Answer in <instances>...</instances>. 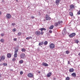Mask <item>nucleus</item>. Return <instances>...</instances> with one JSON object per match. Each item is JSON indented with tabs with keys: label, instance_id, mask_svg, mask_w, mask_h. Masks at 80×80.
Instances as JSON below:
<instances>
[{
	"label": "nucleus",
	"instance_id": "9b49d317",
	"mask_svg": "<svg viewBox=\"0 0 80 80\" xmlns=\"http://www.w3.org/2000/svg\"><path fill=\"white\" fill-rule=\"evenodd\" d=\"M61 1V0H56L55 1V3L57 5H59V3L60 1Z\"/></svg>",
	"mask_w": 80,
	"mask_h": 80
},
{
	"label": "nucleus",
	"instance_id": "de8ad7c7",
	"mask_svg": "<svg viewBox=\"0 0 80 80\" xmlns=\"http://www.w3.org/2000/svg\"><path fill=\"white\" fill-rule=\"evenodd\" d=\"M78 55L79 56H80V53H79Z\"/></svg>",
	"mask_w": 80,
	"mask_h": 80
},
{
	"label": "nucleus",
	"instance_id": "ddd939ff",
	"mask_svg": "<svg viewBox=\"0 0 80 80\" xmlns=\"http://www.w3.org/2000/svg\"><path fill=\"white\" fill-rule=\"evenodd\" d=\"M35 34L36 35H40V32L37 31L35 32Z\"/></svg>",
	"mask_w": 80,
	"mask_h": 80
},
{
	"label": "nucleus",
	"instance_id": "dca6fc26",
	"mask_svg": "<svg viewBox=\"0 0 80 80\" xmlns=\"http://www.w3.org/2000/svg\"><path fill=\"white\" fill-rule=\"evenodd\" d=\"M70 8L71 9H73L75 8V6L73 4H72L70 6Z\"/></svg>",
	"mask_w": 80,
	"mask_h": 80
},
{
	"label": "nucleus",
	"instance_id": "412c9836",
	"mask_svg": "<svg viewBox=\"0 0 80 80\" xmlns=\"http://www.w3.org/2000/svg\"><path fill=\"white\" fill-rule=\"evenodd\" d=\"M19 63L20 64H22V63H23V61L22 60H20L19 61Z\"/></svg>",
	"mask_w": 80,
	"mask_h": 80
},
{
	"label": "nucleus",
	"instance_id": "a19ab883",
	"mask_svg": "<svg viewBox=\"0 0 80 80\" xmlns=\"http://www.w3.org/2000/svg\"><path fill=\"white\" fill-rule=\"evenodd\" d=\"M20 73L21 75H22L23 74V72L21 71L20 72Z\"/></svg>",
	"mask_w": 80,
	"mask_h": 80
},
{
	"label": "nucleus",
	"instance_id": "1a4fd4ad",
	"mask_svg": "<svg viewBox=\"0 0 80 80\" xmlns=\"http://www.w3.org/2000/svg\"><path fill=\"white\" fill-rule=\"evenodd\" d=\"M28 77L31 78L33 77V75L32 73H30L28 74Z\"/></svg>",
	"mask_w": 80,
	"mask_h": 80
},
{
	"label": "nucleus",
	"instance_id": "3c124183",
	"mask_svg": "<svg viewBox=\"0 0 80 80\" xmlns=\"http://www.w3.org/2000/svg\"><path fill=\"white\" fill-rule=\"evenodd\" d=\"M41 47H42V46H41Z\"/></svg>",
	"mask_w": 80,
	"mask_h": 80
},
{
	"label": "nucleus",
	"instance_id": "0eeeda50",
	"mask_svg": "<svg viewBox=\"0 0 80 80\" xmlns=\"http://www.w3.org/2000/svg\"><path fill=\"white\" fill-rule=\"evenodd\" d=\"M76 35V34L75 33H72L70 34L69 36L70 38H72V37H73L74 36Z\"/></svg>",
	"mask_w": 80,
	"mask_h": 80
},
{
	"label": "nucleus",
	"instance_id": "37998d69",
	"mask_svg": "<svg viewBox=\"0 0 80 80\" xmlns=\"http://www.w3.org/2000/svg\"><path fill=\"white\" fill-rule=\"evenodd\" d=\"M65 32V28L63 30V32Z\"/></svg>",
	"mask_w": 80,
	"mask_h": 80
},
{
	"label": "nucleus",
	"instance_id": "393cba45",
	"mask_svg": "<svg viewBox=\"0 0 80 80\" xmlns=\"http://www.w3.org/2000/svg\"><path fill=\"white\" fill-rule=\"evenodd\" d=\"M14 57L15 58H17V53H14Z\"/></svg>",
	"mask_w": 80,
	"mask_h": 80
},
{
	"label": "nucleus",
	"instance_id": "f3484780",
	"mask_svg": "<svg viewBox=\"0 0 80 80\" xmlns=\"http://www.w3.org/2000/svg\"><path fill=\"white\" fill-rule=\"evenodd\" d=\"M71 75L73 76L74 77H76V73L75 72L72 73Z\"/></svg>",
	"mask_w": 80,
	"mask_h": 80
},
{
	"label": "nucleus",
	"instance_id": "f8f14e48",
	"mask_svg": "<svg viewBox=\"0 0 80 80\" xmlns=\"http://www.w3.org/2000/svg\"><path fill=\"white\" fill-rule=\"evenodd\" d=\"M52 75V72H50L47 74V77L48 78L50 77Z\"/></svg>",
	"mask_w": 80,
	"mask_h": 80
},
{
	"label": "nucleus",
	"instance_id": "4be33fe9",
	"mask_svg": "<svg viewBox=\"0 0 80 80\" xmlns=\"http://www.w3.org/2000/svg\"><path fill=\"white\" fill-rule=\"evenodd\" d=\"M75 42L76 43H77V44L78 43H79V41H78L77 39L75 40Z\"/></svg>",
	"mask_w": 80,
	"mask_h": 80
},
{
	"label": "nucleus",
	"instance_id": "bb28decb",
	"mask_svg": "<svg viewBox=\"0 0 80 80\" xmlns=\"http://www.w3.org/2000/svg\"><path fill=\"white\" fill-rule=\"evenodd\" d=\"M22 35V32H19L18 34V36H20Z\"/></svg>",
	"mask_w": 80,
	"mask_h": 80
},
{
	"label": "nucleus",
	"instance_id": "c85d7f7f",
	"mask_svg": "<svg viewBox=\"0 0 80 80\" xmlns=\"http://www.w3.org/2000/svg\"><path fill=\"white\" fill-rule=\"evenodd\" d=\"M2 65H3L4 66H7V63H3L2 64Z\"/></svg>",
	"mask_w": 80,
	"mask_h": 80
},
{
	"label": "nucleus",
	"instance_id": "7c9ffc66",
	"mask_svg": "<svg viewBox=\"0 0 80 80\" xmlns=\"http://www.w3.org/2000/svg\"><path fill=\"white\" fill-rule=\"evenodd\" d=\"M65 52L66 54H68V53H70V52H69V51H68V50L66 51Z\"/></svg>",
	"mask_w": 80,
	"mask_h": 80
},
{
	"label": "nucleus",
	"instance_id": "c9c22d12",
	"mask_svg": "<svg viewBox=\"0 0 80 80\" xmlns=\"http://www.w3.org/2000/svg\"><path fill=\"white\" fill-rule=\"evenodd\" d=\"M77 14L78 15H80V10L78 12Z\"/></svg>",
	"mask_w": 80,
	"mask_h": 80
},
{
	"label": "nucleus",
	"instance_id": "aec40b11",
	"mask_svg": "<svg viewBox=\"0 0 80 80\" xmlns=\"http://www.w3.org/2000/svg\"><path fill=\"white\" fill-rule=\"evenodd\" d=\"M54 27V26L53 25H52L49 28V29H50V30H51L52 29H53V28Z\"/></svg>",
	"mask_w": 80,
	"mask_h": 80
},
{
	"label": "nucleus",
	"instance_id": "20e7f679",
	"mask_svg": "<svg viewBox=\"0 0 80 80\" xmlns=\"http://www.w3.org/2000/svg\"><path fill=\"white\" fill-rule=\"evenodd\" d=\"M49 47L51 49H53L55 48V45L53 43H52L50 45Z\"/></svg>",
	"mask_w": 80,
	"mask_h": 80
},
{
	"label": "nucleus",
	"instance_id": "ea45409f",
	"mask_svg": "<svg viewBox=\"0 0 80 80\" xmlns=\"http://www.w3.org/2000/svg\"><path fill=\"white\" fill-rule=\"evenodd\" d=\"M31 18H32V19H33V18H35V17H34V16H32L31 17Z\"/></svg>",
	"mask_w": 80,
	"mask_h": 80
},
{
	"label": "nucleus",
	"instance_id": "cd10ccee",
	"mask_svg": "<svg viewBox=\"0 0 80 80\" xmlns=\"http://www.w3.org/2000/svg\"><path fill=\"white\" fill-rule=\"evenodd\" d=\"M69 14L71 16H73V13H72V12H69Z\"/></svg>",
	"mask_w": 80,
	"mask_h": 80
},
{
	"label": "nucleus",
	"instance_id": "6e6552de",
	"mask_svg": "<svg viewBox=\"0 0 80 80\" xmlns=\"http://www.w3.org/2000/svg\"><path fill=\"white\" fill-rule=\"evenodd\" d=\"M6 18L8 19H10L11 18V14H10L8 13L6 15Z\"/></svg>",
	"mask_w": 80,
	"mask_h": 80
},
{
	"label": "nucleus",
	"instance_id": "a211bd4d",
	"mask_svg": "<svg viewBox=\"0 0 80 80\" xmlns=\"http://www.w3.org/2000/svg\"><path fill=\"white\" fill-rule=\"evenodd\" d=\"M69 71L70 72H74V69H73V68H70L69 69Z\"/></svg>",
	"mask_w": 80,
	"mask_h": 80
},
{
	"label": "nucleus",
	"instance_id": "b1692460",
	"mask_svg": "<svg viewBox=\"0 0 80 80\" xmlns=\"http://www.w3.org/2000/svg\"><path fill=\"white\" fill-rule=\"evenodd\" d=\"M21 51L22 52H26V49L25 48H23L22 49Z\"/></svg>",
	"mask_w": 80,
	"mask_h": 80
},
{
	"label": "nucleus",
	"instance_id": "f03ea898",
	"mask_svg": "<svg viewBox=\"0 0 80 80\" xmlns=\"http://www.w3.org/2000/svg\"><path fill=\"white\" fill-rule=\"evenodd\" d=\"M19 50V47H18V46H16L15 49L14 53H17Z\"/></svg>",
	"mask_w": 80,
	"mask_h": 80
},
{
	"label": "nucleus",
	"instance_id": "c756f323",
	"mask_svg": "<svg viewBox=\"0 0 80 80\" xmlns=\"http://www.w3.org/2000/svg\"><path fill=\"white\" fill-rule=\"evenodd\" d=\"M70 79V78L69 77H67L66 78V80H69Z\"/></svg>",
	"mask_w": 80,
	"mask_h": 80
},
{
	"label": "nucleus",
	"instance_id": "f257e3e1",
	"mask_svg": "<svg viewBox=\"0 0 80 80\" xmlns=\"http://www.w3.org/2000/svg\"><path fill=\"white\" fill-rule=\"evenodd\" d=\"M63 23V21H58V22H55L54 24V26L55 27H57L59 25H61Z\"/></svg>",
	"mask_w": 80,
	"mask_h": 80
},
{
	"label": "nucleus",
	"instance_id": "a878e982",
	"mask_svg": "<svg viewBox=\"0 0 80 80\" xmlns=\"http://www.w3.org/2000/svg\"><path fill=\"white\" fill-rule=\"evenodd\" d=\"M0 42L2 43H4V39L2 38L0 40Z\"/></svg>",
	"mask_w": 80,
	"mask_h": 80
},
{
	"label": "nucleus",
	"instance_id": "79ce46f5",
	"mask_svg": "<svg viewBox=\"0 0 80 80\" xmlns=\"http://www.w3.org/2000/svg\"><path fill=\"white\" fill-rule=\"evenodd\" d=\"M10 71L11 72H13V69H10Z\"/></svg>",
	"mask_w": 80,
	"mask_h": 80
},
{
	"label": "nucleus",
	"instance_id": "e433bc0d",
	"mask_svg": "<svg viewBox=\"0 0 80 80\" xmlns=\"http://www.w3.org/2000/svg\"><path fill=\"white\" fill-rule=\"evenodd\" d=\"M49 32L50 33H52V31L51 30H50L49 31Z\"/></svg>",
	"mask_w": 80,
	"mask_h": 80
},
{
	"label": "nucleus",
	"instance_id": "603ef678",
	"mask_svg": "<svg viewBox=\"0 0 80 80\" xmlns=\"http://www.w3.org/2000/svg\"><path fill=\"white\" fill-rule=\"evenodd\" d=\"M0 65H1V64H0Z\"/></svg>",
	"mask_w": 80,
	"mask_h": 80
},
{
	"label": "nucleus",
	"instance_id": "4c0bfd02",
	"mask_svg": "<svg viewBox=\"0 0 80 80\" xmlns=\"http://www.w3.org/2000/svg\"><path fill=\"white\" fill-rule=\"evenodd\" d=\"M12 31L13 32H16V29H15V28H14L13 29Z\"/></svg>",
	"mask_w": 80,
	"mask_h": 80
},
{
	"label": "nucleus",
	"instance_id": "6ab92c4d",
	"mask_svg": "<svg viewBox=\"0 0 80 80\" xmlns=\"http://www.w3.org/2000/svg\"><path fill=\"white\" fill-rule=\"evenodd\" d=\"M44 43L43 42H39V46H41V45H43Z\"/></svg>",
	"mask_w": 80,
	"mask_h": 80
},
{
	"label": "nucleus",
	"instance_id": "7ed1b4c3",
	"mask_svg": "<svg viewBox=\"0 0 80 80\" xmlns=\"http://www.w3.org/2000/svg\"><path fill=\"white\" fill-rule=\"evenodd\" d=\"M20 58H22V59H24L25 57V53H22L20 54Z\"/></svg>",
	"mask_w": 80,
	"mask_h": 80
},
{
	"label": "nucleus",
	"instance_id": "58836bf2",
	"mask_svg": "<svg viewBox=\"0 0 80 80\" xmlns=\"http://www.w3.org/2000/svg\"><path fill=\"white\" fill-rule=\"evenodd\" d=\"M17 38H14L13 39V40L14 41H17Z\"/></svg>",
	"mask_w": 80,
	"mask_h": 80
},
{
	"label": "nucleus",
	"instance_id": "5701e85b",
	"mask_svg": "<svg viewBox=\"0 0 80 80\" xmlns=\"http://www.w3.org/2000/svg\"><path fill=\"white\" fill-rule=\"evenodd\" d=\"M44 45H47V44H48V42L47 41H45L44 42Z\"/></svg>",
	"mask_w": 80,
	"mask_h": 80
},
{
	"label": "nucleus",
	"instance_id": "39448f33",
	"mask_svg": "<svg viewBox=\"0 0 80 80\" xmlns=\"http://www.w3.org/2000/svg\"><path fill=\"white\" fill-rule=\"evenodd\" d=\"M39 30L41 31V32L40 33L41 35H43V32H42V31H43V30H44L45 31L47 29L45 28H40Z\"/></svg>",
	"mask_w": 80,
	"mask_h": 80
},
{
	"label": "nucleus",
	"instance_id": "2eb2a0df",
	"mask_svg": "<svg viewBox=\"0 0 80 80\" xmlns=\"http://www.w3.org/2000/svg\"><path fill=\"white\" fill-rule=\"evenodd\" d=\"M42 65L43 66H45V67H48V65L47 63L45 62H43L42 63Z\"/></svg>",
	"mask_w": 80,
	"mask_h": 80
},
{
	"label": "nucleus",
	"instance_id": "f704fd0d",
	"mask_svg": "<svg viewBox=\"0 0 80 80\" xmlns=\"http://www.w3.org/2000/svg\"><path fill=\"white\" fill-rule=\"evenodd\" d=\"M16 60V58H13L12 59V61H15V60Z\"/></svg>",
	"mask_w": 80,
	"mask_h": 80
},
{
	"label": "nucleus",
	"instance_id": "473e14b6",
	"mask_svg": "<svg viewBox=\"0 0 80 80\" xmlns=\"http://www.w3.org/2000/svg\"><path fill=\"white\" fill-rule=\"evenodd\" d=\"M12 26H14V25H16V24L15 23H12Z\"/></svg>",
	"mask_w": 80,
	"mask_h": 80
},
{
	"label": "nucleus",
	"instance_id": "c03bdc74",
	"mask_svg": "<svg viewBox=\"0 0 80 80\" xmlns=\"http://www.w3.org/2000/svg\"><path fill=\"white\" fill-rule=\"evenodd\" d=\"M70 62H69V61H68V64H70Z\"/></svg>",
	"mask_w": 80,
	"mask_h": 80
},
{
	"label": "nucleus",
	"instance_id": "a18cd8bd",
	"mask_svg": "<svg viewBox=\"0 0 80 80\" xmlns=\"http://www.w3.org/2000/svg\"><path fill=\"white\" fill-rule=\"evenodd\" d=\"M2 15V12L0 11V15Z\"/></svg>",
	"mask_w": 80,
	"mask_h": 80
},
{
	"label": "nucleus",
	"instance_id": "2f4dec72",
	"mask_svg": "<svg viewBox=\"0 0 80 80\" xmlns=\"http://www.w3.org/2000/svg\"><path fill=\"white\" fill-rule=\"evenodd\" d=\"M31 38H32V37H27L26 38V39L27 40H29V39H31Z\"/></svg>",
	"mask_w": 80,
	"mask_h": 80
},
{
	"label": "nucleus",
	"instance_id": "8fccbe9b",
	"mask_svg": "<svg viewBox=\"0 0 80 80\" xmlns=\"http://www.w3.org/2000/svg\"><path fill=\"white\" fill-rule=\"evenodd\" d=\"M39 73H40V72H39Z\"/></svg>",
	"mask_w": 80,
	"mask_h": 80
},
{
	"label": "nucleus",
	"instance_id": "09e8293b",
	"mask_svg": "<svg viewBox=\"0 0 80 80\" xmlns=\"http://www.w3.org/2000/svg\"><path fill=\"white\" fill-rule=\"evenodd\" d=\"M1 77H2V76L0 75V78H1Z\"/></svg>",
	"mask_w": 80,
	"mask_h": 80
},
{
	"label": "nucleus",
	"instance_id": "4468645a",
	"mask_svg": "<svg viewBox=\"0 0 80 80\" xmlns=\"http://www.w3.org/2000/svg\"><path fill=\"white\" fill-rule=\"evenodd\" d=\"M12 57V55L10 53H8L7 54V57L8 58H11Z\"/></svg>",
	"mask_w": 80,
	"mask_h": 80
},
{
	"label": "nucleus",
	"instance_id": "72a5a7b5",
	"mask_svg": "<svg viewBox=\"0 0 80 80\" xmlns=\"http://www.w3.org/2000/svg\"><path fill=\"white\" fill-rule=\"evenodd\" d=\"M5 34L4 33H2L1 34V37H3L4 35Z\"/></svg>",
	"mask_w": 80,
	"mask_h": 80
},
{
	"label": "nucleus",
	"instance_id": "9d476101",
	"mask_svg": "<svg viewBox=\"0 0 80 80\" xmlns=\"http://www.w3.org/2000/svg\"><path fill=\"white\" fill-rule=\"evenodd\" d=\"M0 58L1 59H0V62H2V60H4L5 59V56L3 55H2L1 56Z\"/></svg>",
	"mask_w": 80,
	"mask_h": 80
},
{
	"label": "nucleus",
	"instance_id": "49530a36",
	"mask_svg": "<svg viewBox=\"0 0 80 80\" xmlns=\"http://www.w3.org/2000/svg\"><path fill=\"white\" fill-rule=\"evenodd\" d=\"M38 15H41V13H39Z\"/></svg>",
	"mask_w": 80,
	"mask_h": 80
},
{
	"label": "nucleus",
	"instance_id": "423d86ee",
	"mask_svg": "<svg viewBox=\"0 0 80 80\" xmlns=\"http://www.w3.org/2000/svg\"><path fill=\"white\" fill-rule=\"evenodd\" d=\"M46 20H51V18L49 17L48 14H47L45 17Z\"/></svg>",
	"mask_w": 80,
	"mask_h": 80
}]
</instances>
